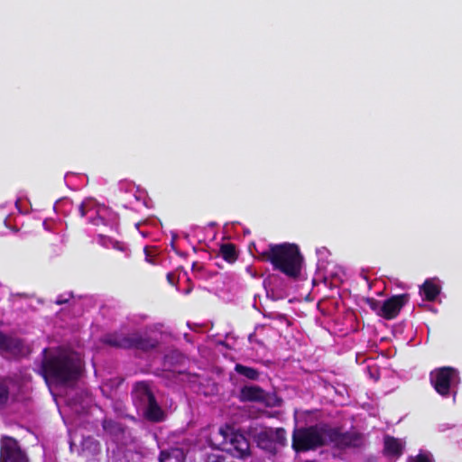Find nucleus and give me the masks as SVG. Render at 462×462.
I'll list each match as a JSON object with an SVG mask.
<instances>
[{"instance_id": "obj_1", "label": "nucleus", "mask_w": 462, "mask_h": 462, "mask_svg": "<svg viewBox=\"0 0 462 462\" xmlns=\"http://www.w3.org/2000/svg\"><path fill=\"white\" fill-rule=\"evenodd\" d=\"M259 257L291 279L296 280L300 276L303 255L295 244H270L268 249L259 254Z\"/></svg>"}, {"instance_id": "obj_2", "label": "nucleus", "mask_w": 462, "mask_h": 462, "mask_svg": "<svg viewBox=\"0 0 462 462\" xmlns=\"http://www.w3.org/2000/svg\"><path fill=\"white\" fill-rule=\"evenodd\" d=\"M41 370L46 382L66 384L79 379L81 363L70 355L59 354L43 359Z\"/></svg>"}, {"instance_id": "obj_3", "label": "nucleus", "mask_w": 462, "mask_h": 462, "mask_svg": "<svg viewBox=\"0 0 462 462\" xmlns=\"http://www.w3.org/2000/svg\"><path fill=\"white\" fill-rule=\"evenodd\" d=\"M100 342L116 349H134L142 352H148L157 347L158 341L148 335L140 332L123 333L114 331L105 334Z\"/></svg>"}, {"instance_id": "obj_4", "label": "nucleus", "mask_w": 462, "mask_h": 462, "mask_svg": "<svg viewBox=\"0 0 462 462\" xmlns=\"http://www.w3.org/2000/svg\"><path fill=\"white\" fill-rule=\"evenodd\" d=\"M326 424L295 428L291 434V448L297 454L316 450L328 444Z\"/></svg>"}, {"instance_id": "obj_5", "label": "nucleus", "mask_w": 462, "mask_h": 462, "mask_svg": "<svg viewBox=\"0 0 462 462\" xmlns=\"http://www.w3.org/2000/svg\"><path fill=\"white\" fill-rule=\"evenodd\" d=\"M218 449L232 457L245 459L251 456L250 443L245 436L229 426L221 427L215 435Z\"/></svg>"}, {"instance_id": "obj_6", "label": "nucleus", "mask_w": 462, "mask_h": 462, "mask_svg": "<svg viewBox=\"0 0 462 462\" xmlns=\"http://www.w3.org/2000/svg\"><path fill=\"white\" fill-rule=\"evenodd\" d=\"M325 436L328 443L333 444L334 448L340 450L358 448L365 442L363 433L356 430L344 432L340 427H331L328 424H326Z\"/></svg>"}, {"instance_id": "obj_7", "label": "nucleus", "mask_w": 462, "mask_h": 462, "mask_svg": "<svg viewBox=\"0 0 462 462\" xmlns=\"http://www.w3.org/2000/svg\"><path fill=\"white\" fill-rule=\"evenodd\" d=\"M458 374V370L451 366L439 367L430 373V383L440 396L447 398L451 393L452 381Z\"/></svg>"}, {"instance_id": "obj_8", "label": "nucleus", "mask_w": 462, "mask_h": 462, "mask_svg": "<svg viewBox=\"0 0 462 462\" xmlns=\"http://www.w3.org/2000/svg\"><path fill=\"white\" fill-rule=\"evenodd\" d=\"M0 462H29V459L14 438L4 436L0 441Z\"/></svg>"}, {"instance_id": "obj_9", "label": "nucleus", "mask_w": 462, "mask_h": 462, "mask_svg": "<svg viewBox=\"0 0 462 462\" xmlns=\"http://www.w3.org/2000/svg\"><path fill=\"white\" fill-rule=\"evenodd\" d=\"M410 295L402 293L393 295L383 302L382 318L387 320L395 319L401 312L402 309L408 303Z\"/></svg>"}, {"instance_id": "obj_10", "label": "nucleus", "mask_w": 462, "mask_h": 462, "mask_svg": "<svg viewBox=\"0 0 462 462\" xmlns=\"http://www.w3.org/2000/svg\"><path fill=\"white\" fill-rule=\"evenodd\" d=\"M132 398L136 408L141 410L152 401L155 396L147 383L138 382L134 384L132 391Z\"/></svg>"}, {"instance_id": "obj_11", "label": "nucleus", "mask_w": 462, "mask_h": 462, "mask_svg": "<svg viewBox=\"0 0 462 462\" xmlns=\"http://www.w3.org/2000/svg\"><path fill=\"white\" fill-rule=\"evenodd\" d=\"M104 431L116 440L123 441L126 439L128 428L123 423L112 419H105L102 421Z\"/></svg>"}, {"instance_id": "obj_12", "label": "nucleus", "mask_w": 462, "mask_h": 462, "mask_svg": "<svg viewBox=\"0 0 462 462\" xmlns=\"http://www.w3.org/2000/svg\"><path fill=\"white\" fill-rule=\"evenodd\" d=\"M404 451V443L393 436L386 435L383 438V453L386 457L399 458Z\"/></svg>"}, {"instance_id": "obj_13", "label": "nucleus", "mask_w": 462, "mask_h": 462, "mask_svg": "<svg viewBox=\"0 0 462 462\" xmlns=\"http://www.w3.org/2000/svg\"><path fill=\"white\" fill-rule=\"evenodd\" d=\"M23 342L22 339L0 331V352L20 353L23 349Z\"/></svg>"}, {"instance_id": "obj_14", "label": "nucleus", "mask_w": 462, "mask_h": 462, "mask_svg": "<svg viewBox=\"0 0 462 462\" xmlns=\"http://www.w3.org/2000/svg\"><path fill=\"white\" fill-rule=\"evenodd\" d=\"M142 410L143 417L150 422L157 423L165 419V413L158 404L156 398L147 403Z\"/></svg>"}, {"instance_id": "obj_15", "label": "nucleus", "mask_w": 462, "mask_h": 462, "mask_svg": "<svg viewBox=\"0 0 462 462\" xmlns=\"http://www.w3.org/2000/svg\"><path fill=\"white\" fill-rule=\"evenodd\" d=\"M255 441L260 448L272 454L277 452V448L272 435V428L258 432L255 436Z\"/></svg>"}, {"instance_id": "obj_16", "label": "nucleus", "mask_w": 462, "mask_h": 462, "mask_svg": "<svg viewBox=\"0 0 462 462\" xmlns=\"http://www.w3.org/2000/svg\"><path fill=\"white\" fill-rule=\"evenodd\" d=\"M441 288L432 280L427 279L420 286V294L427 301H434L440 294Z\"/></svg>"}, {"instance_id": "obj_17", "label": "nucleus", "mask_w": 462, "mask_h": 462, "mask_svg": "<svg viewBox=\"0 0 462 462\" xmlns=\"http://www.w3.org/2000/svg\"><path fill=\"white\" fill-rule=\"evenodd\" d=\"M240 400L243 402H262L264 391L258 385L244 386L240 390Z\"/></svg>"}, {"instance_id": "obj_18", "label": "nucleus", "mask_w": 462, "mask_h": 462, "mask_svg": "<svg viewBox=\"0 0 462 462\" xmlns=\"http://www.w3.org/2000/svg\"><path fill=\"white\" fill-rule=\"evenodd\" d=\"M13 381L8 378H0V411L4 410L10 400V387Z\"/></svg>"}, {"instance_id": "obj_19", "label": "nucleus", "mask_w": 462, "mask_h": 462, "mask_svg": "<svg viewBox=\"0 0 462 462\" xmlns=\"http://www.w3.org/2000/svg\"><path fill=\"white\" fill-rule=\"evenodd\" d=\"M219 254L225 261L229 263H235L238 258L236 247L232 243H226L220 245Z\"/></svg>"}, {"instance_id": "obj_20", "label": "nucleus", "mask_w": 462, "mask_h": 462, "mask_svg": "<svg viewBox=\"0 0 462 462\" xmlns=\"http://www.w3.org/2000/svg\"><path fill=\"white\" fill-rule=\"evenodd\" d=\"M235 371L238 374L243 375L245 378L252 380V381L258 380V378L260 376V373L257 369H255L254 367L244 365L242 364H236L235 365Z\"/></svg>"}, {"instance_id": "obj_21", "label": "nucleus", "mask_w": 462, "mask_h": 462, "mask_svg": "<svg viewBox=\"0 0 462 462\" xmlns=\"http://www.w3.org/2000/svg\"><path fill=\"white\" fill-rule=\"evenodd\" d=\"M160 462H184V456L179 450L171 452L162 451L160 454Z\"/></svg>"}, {"instance_id": "obj_22", "label": "nucleus", "mask_w": 462, "mask_h": 462, "mask_svg": "<svg viewBox=\"0 0 462 462\" xmlns=\"http://www.w3.org/2000/svg\"><path fill=\"white\" fill-rule=\"evenodd\" d=\"M272 435L275 443V447L277 445L281 447H284L287 444V433L283 428H272Z\"/></svg>"}, {"instance_id": "obj_23", "label": "nucleus", "mask_w": 462, "mask_h": 462, "mask_svg": "<svg viewBox=\"0 0 462 462\" xmlns=\"http://www.w3.org/2000/svg\"><path fill=\"white\" fill-rule=\"evenodd\" d=\"M365 303L379 317L383 315V302L374 298H366Z\"/></svg>"}, {"instance_id": "obj_24", "label": "nucleus", "mask_w": 462, "mask_h": 462, "mask_svg": "<svg viewBox=\"0 0 462 462\" xmlns=\"http://www.w3.org/2000/svg\"><path fill=\"white\" fill-rule=\"evenodd\" d=\"M115 239L105 235H98V243L105 248H108L112 245Z\"/></svg>"}, {"instance_id": "obj_25", "label": "nucleus", "mask_w": 462, "mask_h": 462, "mask_svg": "<svg viewBox=\"0 0 462 462\" xmlns=\"http://www.w3.org/2000/svg\"><path fill=\"white\" fill-rule=\"evenodd\" d=\"M208 462H235L231 458L217 454H212L208 457Z\"/></svg>"}, {"instance_id": "obj_26", "label": "nucleus", "mask_w": 462, "mask_h": 462, "mask_svg": "<svg viewBox=\"0 0 462 462\" xmlns=\"http://www.w3.org/2000/svg\"><path fill=\"white\" fill-rule=\"evenodd\" d=\"M144 254H145V260L151 264H156V262L154 260V255L152 254V248L149 246H145L143 249Z\"/></svg>"}, {"instance_id": "obj_27", "label": "nucleus", "mask_w": 462, "mask_h": 462, "mask_svg": "<svg viewBox=\"0 0 462 462\" xmlns=\"http://www.w3.org/2000/svg\"><path fill=\"white\" fill-rule=\"evenodd\" d=\"M413 462H432L430 455L426 453H419L414 458Z\"/></svg>"}, {"instance_id": "obj_28", "label": "nucleus", "mask_w": 462, "mask_h": 462, "mask_svg": "<svg viewBox=\"0 0 462 462\" xmlns=\"http://www.w3.org/2000/svg\"><path fill=\"white\" fill-rule=\"evenodd\" d=\"M111 247L115 250H118L121 252H127V247L125 244L117 240H114Z\"/></svg>"}, {"instance_id": "obj_29", "label": "nucleus", "mask_w": 462, "mask_h": 462, "mask_svg": "<svg viewBox=\"0 0 462 462\" xmlns=\"http://www.w3.org/2000/svg\"><path fill=\"white\" fill-rule=\"evenodd\" d=\"M71 297H72V296H71V294H69V296H68V297H65V296H63V295H60V296H58V298L56 299L55 303H56L57 305H62V304H64V303L69 302V299H70Z\"/></svg>"}, {"instance_id": "obj_30", "label": "nucleus", "mask_w": 462, "mask_h": 462, "mask_svg": "<svg viewBox=\"0 0 462 462\" xmlns=\"http://www.w3.org/2000/svg\"><path fill=\"white\" fill-rule=\"evenodd\" d=\"M167 281L171 285H175L177 282V277L173 273H168L166 275Z\"/></svg>"}, {"instance_id": "obj_31", "label": "nucleus", "mask_w": 462, "mask_h": 462, "mask_svg": "<svg viewBox=\"0 0 462 462\" xmlns=\"http://www.w3.org/2000/svg\"><path fill=\"white\" fill-rule=\"evenodd\" d=\"M79 213L80 217H84L88 214L87 205L84 202L79 206Z\"/></svg>"}, {"instance_id": "obj_32", "label": "nucleus", "mask_w": 462, "mask_h": 462, "mask_svg": "<svg viewBox=\"0 0 462 462\" xmlns=\"http://www.w3.org/2000/svg\"><path fill=\"white\" fill-rule=\"evenodd\" d=\"M249 341L251 343H257L258 345H261V346L263 345V341L258 340L257 338H255V335L254 334H250Z\"/></svg>"}, {"instance_id": "obj_33", "label": "nucleus", "mask_w": 462, "mask_h": 462, "mask_svg": "<svg viewBox=\"0 0 462 462\" xmlns=\"http://www.w3.org/2000/svg\"><path fill=\"white\" fill-rule=\"evenodd\" d=\"M203 269V266L201 264H199V263L197 262H194L192 263V271L193 272H196V271H201Z\"/></svg>"}]
</instances>
